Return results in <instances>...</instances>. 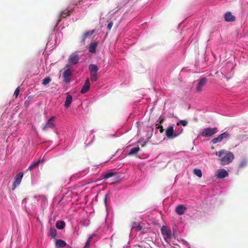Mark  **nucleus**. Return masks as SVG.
I'll list each match as a JSON object with an SVG mask.
<instances>
[{
  "mask_svg": "<svg viewBox=\"0 0 248 248\" xmlns=\"http://www.w3.org/2000/svg\"><path fill=\"white\" fill-rule=\"evenodd\" d=\"M228 175V172L225 169H220L217 170V177L219 179H222Z\"/></svg>",
  "mask_w": 248,
  "mask_h": 248,
  "instance_id": "12",
  "label": "nucleus"
},
{
  "mask_svg": "<svg viewBox=\"0 0 248 248\" xmlns=\"http://www.w3.org/2000/svg\"><path fill=\"white\" fill-rule=\"evenodd\" d=\"M107 195L106 194L105 196V202H106V200H107Z\"/></svg>",
  "mask_w": 248,
  "mask_h": 248,
  "instance_id": "40",
  "label": "nucleus"
},
{
  "mask_svg": "<svg viewBox=\"0 0 248 248\" xmlns=\"http://www.w3.org/2000/svg\"><path fill=\"white\" fill-rule=\"evenodd\" d=\"M69 66L68 65H67L65 66V68L66 69L64 71L63 73V80L65 82H69L70 81L71 76V72L69 68Z\"/></svg>",
  "mask_w": 248,
  "mask_h": 248,
  "instance_id": "7",
  "label": "nucleus"
},
{
  "mask_svg": "<svg viewBox=\"0 0 248 248\" xmlns=\"http://www.w3.org/2000/svg\"><path fill=\"white\" fill-rule=\"evenodd\" d=\"M187 122L186 120H180L177 123V125H179V124H182V125L186 126L187 125Z\"/></svg>",
  "mask_w": 248,
  "mask_h": 248,
  "instance_id": "30",
  "label": "nucleus"
},
{
  "mask_svg": "<svg viewBox=\"0 0 248 248\" xmlns=\"http://www.w3.org/2000/svg\"><path fill=\"white\" fill-rule=\"evenodd\" d=\"M97 45L98 43L96 42L91 43L89 47V51L91 53H95Z\"/></svg>",
  "mask_w": 248,
  "mask_h": 248,
  "instance_id": "18",
  "label": "nucleus"
},
{
  "mask_svg": "<svg viewBox=\"0 0 248 248\" xmlns=\"http://www.w3.org/2000/svg\"><path fill=\"white\" fill-rule=\"evenodd\" d=\"M221 74H222V77H223L224 78H226L227 79H229V78H227L226 77V76L225 75L223 74L222 73H221Z\"/></svg>",
  "mask_w": 248,
  "mask_h": 248,
  "instance_id": "39",
  "label": "nucleus"
},
{
  "mask_svg": "<svg viewBox=\"0 0 248 248\" xmlns=\"http://www.w3.org/2000/svg\"><path fill=\"white\" fill-rule=\"evenodd\" d=\"M156 125L157 126V128L159 129V131L161 133H162L164 132V129L163 128V126L161 124H160L159 125H158V124H156Z\"/></svg>",
  "mask_w": 248,
  "mask_h": 248,
  "instance_id": "32",
  "label": "nucleus"
},
{
  "mask_svg": "<svg viewBox=\"0 0 248 248\" xmlns=\"http://www.w3.org/2000/svg\"><path fill=\"white\" fill-rule=\"evenodd\" d=\"M159 124H161L164 121L165 119L163 117H160L159 118Z\"/></svg>",
  "mask_w": 248,
  "mask_h": 248,
  "instance_id": "36",
  "label": "nucleus"
},
{
  "mask_svg": "<svg viewBox=\"0 0 248 248\" xmlns=\"http://www.w3.org/2000/svg\"><path fill=\"white\" fill-rule=\"evenodd\" d=\"M193 171L194 174L198 176L199 177L201 178L202 177V173L201 170L195 169Z\"/></svg>",
  "mask_w": 248,
  "mask_h": 248,
  "instance_id": "29",
  "label": "nucleus"
},
{
  "mask_svg": "<svg viewBox=\"0 0 248 248\" xmlns=\"http://www.w3.org/2000/svg\"><path fill=\"white\" fill-rule=\"evenodd\" d=\"M97 72H90V79L92 81H96L97 80Z\"/></svg>",
  "mask_w": 248,
  "mask_h": 248,
  "instance_id": "27",
  "label": "nucleus"
},
{
  "mask_svg": "<svg viewBox=\"0 0 248 248\" xmlns=\"http://www.w3.org/2000/svg\"><path fill=\"white\" fill-rule=\"evenodd\" d=\"M79 61V57L76 54H72L71 55L68 59V62L70 64H76Z\"/></svg>",
  "mask_w": 248,
  "mask_h": 248,
  "instance_id": "10",
  "label": "nucleus"
},
{
  "mask_svg": "<svg viewBox=\"0 0 248 248\" xmlns=\"http://www.w3.org/2000/svg\"><path fill=\"white\" fill-rule=\"evenodd\" d=\"M248 165V161L246 158H242L239 163V168H244Z\"/></svg>",
  "mask_w": 248,
  "mask_h": 248,
  "instance_id": "24",
  "label": "nucleus"
},
{
  "mask_svg": "<svg viewBox=\"0 0 248 248\" xmlns=\"http://www.w3.org/2000/svg\"><path fill=\"white\" fill-rule=\"evenodd\" d=\"M66 242L61 239H58L55 242V246L58 248H63L66 246Z\"/></svg>",
  "mask_w": 248,
  "mask_h": 248,
  "instance_id": "17",
  "label": "nucleus"
},
{
  "mask_svg": "<svg viewBox=\"0 0 248 248\" xmlns=\"http://www.w3.org/2000/svg\"><path fill=\"white\" fill-rule=\"evenodd\" d=\"M218 156L220 163L222 165L229 164L232 161L234 156L232 153L226 151L224 150H221L216 153Z\"/></svg>",
  "mask_w": 248,
  "mask_h": 248,
  "instance_id": "1",
  "label": "nucleus"
},
{
  "mask_svg": "<svg viewBox=\"0 0 248 248\" xmlns=\"http://www.w3.org/2000/svg\"><path fill=\"white\" fill-rule=\"evenodd\" d=\"M186 210V208L183 205H179L175 208V212L179 215H182Z\"/></svg>",
  "mask_w": 248,
  "mask_h": 248,
  "instance_id": "14",
  "label": "nucleus"
},
{
  "mask_svg": "<svg viewBox=\"0 0 248 248\" xmlns=\"http://www.w3.org/2000/svg\"><path fill=\"white\" fill-rule=\"evenodd\" d=\"M224 19L227 22H233L235 20V17L231 12H227L224 15Z\"/></svg>",
  "mask_w": 248,
  "mask_h": 248,
  "instance_id": "11",
  "label": "nucleus"
},
{
  "mask_svg": "<svg viewBox=\"0 0 248 248\" xmlns=\"http://www.w3.org/2000/svg\"><path fill=\"white\" fill-rule=\"evenodd\" d=\"M89 69L90 72H97L98 70V67L95 64H90L89 66Z\"/></svg>",
  "mask_w": 248,
  "mask_h": 248,
  "instance_id": "25",
  "label": "nucleus"
},
{
  "mask_svg": "<svg viewBox=\"0 0 248 248\" xmlns=\"http://www.w3.org/2000/svg\"><path fill=\"white\" fill-rule=\"evenodd\" d=\"M138 225H139L138 223L134 222L132 225V229H134L137 227Z\"/></svg>",
  "mask_w": 248,
  "mask_h": 248,
  "instance_id": "38",
  "label": "nucleus"
},
{
  "mask_svg": "<svg viewBox=\"0 0 248 248\" xmlns=\"http://www.w3.org/2000/svg\"><path fill=\"white\" fill-rule=\"evenodd\" d=\"M113 24L112 22H110L108 23V26H107V28L108 31H110V30L112 28V27L113 26Z\"/></svg>",
  "mask_w": 248,
  "mask_h": 248,
  "instance_id": "33",
  "label": "nucleus"
},
{
  "mask_svg": "<svg viewBox=\"0 0 248 248\" xmlns=\"http://www.w3.org/2000/svg\"><path fill=\"white\" fill-rule=\"evenodd\" d=\"M140 148L139 146H137L136 147L132 148L129 153L128 154V155H136L138 153V152L140 151Z\"/></svg>",
  "mask_w": 248,
  "mask_h": 248,
  "instance_id": "22",
  "label": "nucleus"
},
{
  "mask_svg": "<svg viewBox=\"0 0 248 248\" xmlns=\"http://www.w3.org/2000/svg\"><path fill=\"white\" fill-rule=\"evenodd\" d=\"M229 137V134L227 132H224L219 135L217 137L214 138L212 141L214 144L221 142L223 139L227 138Z\"/></svg>",
  "mask_w": 248,
  "mask_h": 248,
  "instance_id": "9",
  "label": "nucleus"
},
{
  "mask_svg": "<svg viewBox=\"0 0 248 248\" xmlns=\"http://www.w3.org/2000/svg\"><path fill=\"white\" fill-rule=\"evenodd\" d=\"M218 132L217 128L216 127H208L203 129L201 133V135L203 137H211Z\"/></svg>",
  "mask_w": 248,
  "mask_h": 248,
  "instance_id": "2",
  "label": "nucleus"
},
{
  "mask_svg": "<svg viewBox=\"0 0 248 248\" xmlns=\"http://www.w3.org/2000/svg\"><path fill=\"white\" fill-rule=\"evenodd\" d=\"M92 239V237H90L88 238V240L87 241V242H86V244H85V245H86V246H88V247H89V246H90V242H91V241Z\"/></svg>",
  "mask_w": 248,
  "mask_h": 248,
  "instance_id": "35",
  "label": "nucleus"
},
{
  "mask_svg": "<svg viewBox=\"0 0 248 248\" xmlns=\"http://www.w3.org/2000/svg\"><path fill=\"white\" fill-rule=\"evenodd\" d=\"M90 88V83L89 78H87L85 82L84 85L82 87L80 93L82 94H84L87 92Z\"/></svg>",
  "mask_w": 248,
  "mask_h": 248,
  "instance_id": "13",
  "label": "nucleus"
},
{
  "mask_svg": "<svg viewBox=\"0 0 248 248\" xmlns=\"http://www.w3.org/2000/svg\"><path fill=\"white\" fill-rule=\"evenodd\" d=\"M41 198H42V205H45L46 202L47 200H46V198L44 196L41 197Z\"/></svg>",
  "mask_w": 248,
  "mask_h": 248,
  "instance_id": "34",
  "label": "nucleus"
},
{
  "mask_svg": "<svg viewBox=\"0 0 248 248\" xmlns=\"http://www.w3.org/2000/svg\"><path fill=\"white\" fill-rule=\"evenodd\" d=\"M51 81V79L50 77H46L42 80V83L43 85L46 86L48 83H49Z\"/></svg>",
  "mask_w": 248,
  "mask_h": 248,
  "instance_id": "28",
  "label": "nucleus"
},
{
  "mask_svg": "<svg viewBox=\"0 0 248 248\" xmlns=\"http://www.w3.org/2000/svg\"><path fill=\"white\" fill-rule=\"evenodd\" d=\"M115 175V173L111 172V171H109V172H107L103 175V176H102L103 179H108L109 178H110V177L113 176Z\"/></svg>",
  "mask_w": 248,
  "mask_h": 248,
  "instance_id": "26",
  "label": "nucleus"
},
{
  "mask_svg": "<svg viewBox=\"0 0 248 248\" xmlns=\"http://www.w3.org/2000/svg\"><path fill=\"white\" fill-rule=\"evenodd\" d=\"M84 248H89V247L87 246H86L85 245Z\"/></svg>",
  "mask_w": 248,
  "mask_h": 248,
  "instance_id": "41",
  "label": "nucleus"
},
{
  "mask_svg": "<svg viewBox=\"0 0 248 248\" xmlns=\"http://www.w3.org/2000/svg\"><path fill=\"white\" fill-rule=\"evenodd\" d=\"M55 119L56 117L55 116H52L50 119H49L45 125L42 127V130L43 131H46L49 128H54L55 126L54 123Z\"/></svg>",
  "mask_w": 248,
  "mask_h": 248,
  "instance_id": "3",
  "label": "nucleus"
},
{
  "mask_svg": "<svg viewBox=\"0 0 248 248\" xmlns=\"http://www.w3.org/2000/svg\"><path fill=\"white\" fill-rule=\"evenodd\" d=\"M75 4L76 5H78V3H76Z\"/></svg>",
  "mask_w": 248,
  "mask_h": 248,
  "instance_id": "43",
  "label": "nucleus"
},
{
  "mask_svg": "<svg viewBox=\"0 0 248 248\" xmlns=\"http://www.w3.org/2000/svg\"><path fill=\"white\" fill-rule=\"evenodd\" d=\"M207 81V79L206 78H202L200 79L196 89V91L197 92H201L202 90L203 87L205 85Z\"/></svg>",
  "mask_w": 248,
  "mask_h": 248,
  "instance_id": "8",
  "label": "nucleus"
},
{
  "mask_svg": "<svg viewBox=\"0 0 248 248\" xmlns=\"http://www.w3.org/2000/svg\"><path fill=\"white\" fill-rule=\"evenodd\" d=\"M135 228H136L137 230L140 231L142 229V227L140 225H138L137 227H136Z\"/></svg>",
  "mask_w": 248,
  "mask_h": 248,
  "instance_id": "37",
  "label": "nucleus"
},
{
  "mask_svg": "<svg viewBox=\"0 0 248 248\" xmlns=\"http://www.w3.org/2000/svg\"><path fill=\"white\" fill-rule=\"evenodd\" d=\"M161 232L163 235L165 240L166 242L170 241L171 238V231L170 230L168 229L167 227L163 226L161 228Z\"/></svg>",
  "mask_w": 248,
  "mask_h": 248,
  "instance_id": "4",
  "label": "nucleus"
},
{
  "mask_svg": "<svg viewBox=\"0 0 248 248\" xmlns=\"http://www.w3.org/2000/svg\"><path fill=\"white\" fill-rule=\"evenodd\" d=\"M81 1H82V0H79V1H78V2L79 3H80Z\"/></svg>",
  "mask_w": 248,
  "mask_h": 248,
  "instance_id": "42",
  "label": "nucleus"
},
{
  "mask_svg": "<svg viewBox=\"0 0 248 248\" xmlns=\"http://www.w3.org/2000/svg\"><path fill=\"white\" fill-rule=\"evenodd\" d=\"M65 224L63 221H58L56 223V227L58 229H62L64 228Z\"/></svg>",
  "mask_w": 248,
  "mask_h": 248,
  "instance_id": "21",
  "label": "nucleus"
},
{
  "mask_svg": "<svg viewBox=\"0 0 248 248\" xmlns=\"http://www.w3.org/2000/svg\"><path fill=\"white\" fill-rule=\"evenodd\" d=\"M94 32V30H91L85 32L81 37V42L84 43L86 39L90 36H91Z\"/></svg>",
  "mask_w": 248,
  "mask_h": 248,
  "instance_id": "15",
  "label": "nucleus"
},
{
  "mask_svg": "<svg viewBox=\"0 0 248 248\" xmlns=\"http://www.w3.org/2000/svg\"><path fill=\"white\" fill-rule=\"evenodd\" d=\"M42 162V161L39 159L36 161L33 162L28 168V170H33L35 168H36L38 167L39 164Z\"/></svg>",
  "mask_w": 248,
  "mask_h": 248,
  "instance_id": "20",
  "label": "nucleus"
},
{
  "mask_svg": "<svg viewBox=\"0 0 248 248\" xmlns=\"http://www.w3.org/2000/svg\"><path fill=\"white\" fill-rule=\"evenodd\" d=\"M166 135L169 139H173L176 138L178 135V134L174 132V129L172 126H170L166 130Z\"/></svg>",
  "mask_w": 248,
  "mask_h": 248,
  "instance_id": "6",
  "label": "nucleus"
},
{
  "mask_svg": "<svg viewBox=\"0 0 248 248\" xmlns=\"http://www.w3.org/2000/svg\"><path fill=\"white\" fill-rule=\"evenodd\" d=\"M73 9H71L68 11L65 10L62 11L60 14V18L59 19L58 22H59L61 21V18H65L67 16H69L70 14L73 12Z\"/></svg>",
  "mask_w": 248,
  "mask_h": 248,
  "instance_id": "16",
  "label": "nucleus"
},
{
  "mask_svg": "<svg viewBox=\"0 0 248 248\" xmlns=\"http://www.w3.org/2000/svg\"><path fill=\"white\" fill-rule=\"evenodd\" d=\"M73 97L70 94H67L66 100L64 103V106L66 108H68L72 102Z\"/></svg>",
  "mask_w": 248,
  "mask_h": 248,
  "instance_id": "19",
  "label": "nucleus"
},
{
  "mask_svg": "<svg viewBox=\"0 0 248 248\" xmlns=\"http://www.w3.org/2000/svg\"><path fill=\"white\" fill-rule=\"evenodd\" d=\"M23 176V173L22 172H19L15 177V181L13 184L12 190H14L17 186H19L20 184Z\"/></svg>",
  "mask_w": 248,
  "mask_h": 248,
  "instance_id": "5",
  "label": "nucleus"
},
{
  "mask_svg": "<svg viewBox=\"0 0 248 248\" xmlns=\"http://www.w3.org/2000/svg\"><path fill=\"white\" fill-rule=\"evenodd\" d=\"M19 92H20V88H19V87H17V88L16 89V90H15V92H14V95L15 96V98H17L18 95L19 93Z\"/></svg>",
  "mask_w": 248,
  "mask_h": 248,
  "instance_id": "31",
  "label": "nucleus"
},
{
  "mask_svg": "<svg viewBox=\"0 0 248 248\" xmlns=\"http://www.w3.org/2000/svg\"><path fill=\"white\" fill-rule=\"evenodd\" d=\"M48 234L52 238H54L57 234V231L54 228H51L49 229Z\"/></svg>",
  "mask_w": 248,
  "mask_h": 248,
  "instance_id": "23",
  "label": "nucleus"
}]
</instances>
